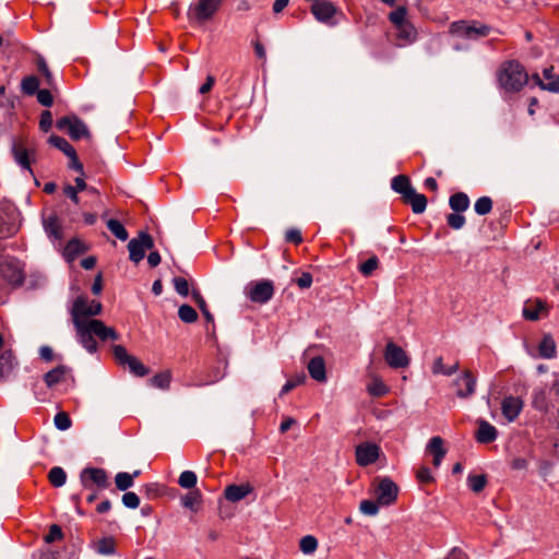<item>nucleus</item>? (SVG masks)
<instances>
[{
    "label": "nucleus",
    "instance_id": "nucleus-14",
    "mask_svg": "<svg viewBox=\"0 0 559 559\" xmlns=\"http://www.w3.org/2000/svg\"><path fill=\"white\" fill-rule=\"evenodd\" d=\"M337 11L336 5L330 0H318L311 5V13L316 20L324 24H334L332 19Z\"/></svg>",
    "mask_w": 559,
    "mask_h": 559
},
{
    "label": "nucleus",
    "instance_id": "nucleus-56",
    "mask_svg": "<svg viewBox=\"0 0 559 559\" xmlns=\"http://www.w3.org/2000/svg\"><path fill=\"white\" fill-rule=\"evenodd\" d=\"M37 100L39 104L46 107H50L53 103L51 93L48 90H38L36 92Z\"/></svg>",
    "mask_w": 559,
    "mask_h": 559
},
{
    "label": "nucleus",
    "instance_id": "nucleus-24",
    "mask_svg": "<svg viewBox=\"0 0 559 559\" xmlns=\"http://www.w3.org/2000/svg\"><path fill=\"white\" fill-rule=\"evenodd\" d=\"M427 449L433 455V465L439 467L442 459L445 456L443 440L440 437H432L429 440Z\"/></svg>",
    "mask_w": 559,
    "mask_h": 559
},
{
    "label": "nucleus",
    "instance_id": "nucleus-48",
    "mask_svg": "<svg viewBox=\"0 0 559 559\" xmlns=\"http://www.w3.org/2000/svg\"><path fill=\"white\" fill-rule=\"evenodd\" d=\"M379 266V259L376 255H372L367 261L359 265V272L364 276H370L374 270Z\"/></svg>",
    "mask_w": 559,
    "mask_h": 559
},
{
    "label": "nucleus",
    "instance_id": "nucleus-41",
    "mask_svg": "<svg viewBox=\"0 0 559 559\" xmlns=\"http://www.w3.org/2000/svg\"><path fill=\"white\" fill-rule=\"evenodd\" d=\"M198 481L197 474L192 471H185L180 474L178 484L185 489H192Z\"/></svg>",
    "mask_w": 559,
    "mask_h": 559
},
{
    "label": "nucleus",
    "instance_id": "nucleus-58",
    "mask_svg": "<svg viewBox=\"0 0 559 559\" xmlns=\"http://www.w3.org/2000/svg\"><path fill=\"white\" fill-rule=\"evenodd\" d=\"M69 157L68 167L71 169H74L80 173V175H84V169L82 163L79 160V157L76 155V151H74V154L67 155Z\"/></svg>",
    "mask_w": 559,
    "mask_h": 559
},
{
    "label": "nucleus",
    "instance_id": "nucleus-15",
    "mask_svg": "<svg viewBox=\"0 0 559 559\" xmlns=\"http://www.w3.org/2000/svg\"><path fill=\"white\" fill-rule=\"evenodd\" d=\"M356 462L360 466L373 464L380 454V448L376 443L362 442L356 447Z\"/></svg>",
    "mask_w": 559,
    "mask_h": 559
},
{
    "label": "nucleus",
    "instance_id": "nucleus-53",
    "mask_svg": "<svg viewBox=\"0 0 559 559\" xmlns=\"http://www.w3.org/2000/svg\"><path fill=\"white\" fill-rule=\"evenodd\" d=\"M173 283H174L176 292L179 295H181L183 297H187L189 295V284L185 277H180V276L175 277L173 280Z\"/></svg>",
    "mask_w": 559,
    "mask_h": 559
},
{
    "label": "nucleus",
    "instance_id": "nucleus-32",
    "mask_svg": "<svg viewBox=\"0 0 559 559\" xmlns=\"http://www.w3.org/2000/svg\"><path fill=\"white\" fill-rule=\"evenodd\" d=\"M44 225H45V231L47 233V235L50 238L61 239V237H62L61 226L56 216H50L49 218H47L45 221Z\"/></svg>",
    "mask_w": 559,
    "mask_h": 559
},
{
    "label": "nucleus",
    "instance_id": "nucleus-37",
    "mask_svg": "<svg viewBox=\"0 0 559 559\" xmlns=\"http://www.w3.org/2000/svg\"><path fill=\"white\" fill-rule=\"evenodd\" d=\"M48 142L63 152L66 155L74 154V147L64 139L58 135H51L48 140Z\"/></svg>",
    "mask_w": 559,
    "mask_h": 559
},
{
    "label": "nucleus",
    "instance_id": "nucleus-43",
    "mask_svg": "<svg viewBox=\"0 0 559 559\" xmlns=\"http://www.w3.org/2000/svg\"><path fill=\"white\" fill-rule=\"evenodd\" d=\"M532 405L535 409L540 412H547L548 411V402H547V395L545 390H539L534 392Z\"/></svg>",
    "mask_w": 559,
    "mask_h": 559
},
{
    "label": "nucleus",
    "instance_id": "nucleus-20",
    "mask_svg": "<svg viewBox=\"0 0 559 559\" xmlns=\"http://www.w3.org/2000/svg\"><path fill=\"white\" fill-rule=\"evenodd\" d=\"M310 377L318 382L326 381L325 362L321 356L313 357L308 364Z\"/></svg>",
    "mask_w": 559,
    "mask_h": 559
},
{
    "label": "nucleus",
    "instance_id": "nucleus-27",
    "mask_svg": "<svg viewBox=\"0 0 559 559\" xmlns=\"http://www.w3.org/2000/svg\"><path fill=\"white\" fill-rule=\"evenodd\" d=\"M69 371L70 369L62 365L48 371L44 378L47 386L52 388L53 385L64 381L66 376L69 373Z\"/></svg>",
    "mask_w": 559,
    "mask_h": 559
},
{
    "label": "nucleus",
    "instance_id": "nucleus-8",
    "mask_svg": "<svg viewBox=\"0 0 559 559\" xmlns=\"http://www.w3.org/2000/svg\"><path fill=\"white\" fill-rule=\"evenodd\" d=\"M56 127L60 131L68 133L69 136L75 141L90 136L87 126L84 123L83 120H81L79 117L74 115L66 116L58 119Z\"/></svg>",
    "mask_w": 559,
    "mask_h": 559
},
{
    "label": "nucleus",
    "instance_id": "nucleus-63",
    "mask_svg": "<svg viewBox=\"0 0 559 559\" xmlns=\"http://www.w3.org/2000/svg\"><path fill=\"white\" fill-rule=\"evenodd\" d=\"M417 477L421 483H429L432 479L431 472L428 467H421L417 473Z\"/></svg>",
    "mask_w": 559,
    "mask_h": 559
},
{
    "label": "nucleus",
    "instance_id": "nucleus-19",
    "mask_svg": "<svg viewBox=\"0 0 559 559\" xmlns=\"http://www.w3.org/2000/svg\"><path fill=\"white\" fill-rule=\"evenodd\" d=\"M498 432L495 426L486 420H479L476 440L479 443H490L497 439Z\"/></svg>",
    "mask_w": 559,
    "mask_h": 559
},
{
    "label": "nucleus",
    "instance_id": "nucleus-49",
    "mask_svg": "<svg viewBox=\"0 0 559 559\" xmlns=\"http://www.w3.org/2000/svg\"><path fill=\"white\" fill-rule=\"evenodd\" d=\"M53 423L57 429L61 431L68 430L72 425L71 418L66 412L57 413L53 418Z\"/></svg>",
    "mask_w": 559,
    "mask_h": 559
},
{
    "label": "nucleus",
    "instance_id": "nucleus-44",
    "mask_svg": "<svg viewBox=\"0 0 559 559\" xmlns=\"http://www.w3.org/2000/svg\"><path fill=\"white\" fill-rule=\"evenodd\" d=\"M532 80L536 85H538L543 90L559 93V73L558 76L556 78V81L543 82L539 74L537 73L532 75Z\"/></svg>",
    "mask_w": 559,
    "mask_h": 559
},
{
    "label": "nucleus",
    "instance_id": "nucleus-22",
    "mask_svg": "<svg viewBox=\"0 0 559 559\" xmlns=\"http://www.w3.org/2000/svg\"><path fill=\"white\" fill-rule=\"evenodd\" d=\"M557 356V346L550 334H545L538 345V357L552 359Z\"/></svg>",
    "mask_w": 559,
    "mask_h": 559
},
{
    "label": "nucleus",
    "instance_id": "nucleus-57",
    "mask_svg": "<svg viewBox=\"0 0 559 559\" xmlns=\"http://www.w3.org/2000/svg\"><path fill=\"white\" fill-rule=\"evenodd\" d=\"M52 126V115L49 110L43 111L40 116L39 127L44 132L49 131Z\"/></svg>",
    "mask_w": 559,
    "mask_h": 559
},
{
    "label": "nucleus",
    "instance_id": "nucleus-62",
    "mask_svg": "<svg viewBox=\"0 0 559 559\" xmlns=\"http://www.w3.org/2000/svg\"><path fill=\"white\" fill-rule=\"evenodd\" d=\"M214 83H215L214 76L207 75L206 81L199 88L200 94L209 93L212 90Z\"/></svg>",
    "mask_w": 559,
    "mask_h": 559
},
{
    "label": "nucleus",
    "instance_id": "nucleus-60",
    "mask_svg": "<svg viewBox=\"0 0 559 559\" xmlns=\"http://www.w3.org/2000/svg\"><path fill=\"white\" fill-rule=\"evenodd\" d=\"M296 283L300 288H309L312 284V275L305 272L296 280Z\"/></svg>",
    "mask_w": 559,
    "mask_h": 559
},
{
    "label": "nucleus",
    "instance_id": "nucleus-35",
    "mask_svg": "<svg viewBox=\"0 0 559 559\" xmlns=\"http://www.w3.org/2000/svg\"><path fill=\"white\" fill-rule=\"evenodd\" d=\"M107 228L121 241L128 239L129 234L124 226L117 219L110 218L107 221Z\"/></svg>",
    "mask_w": 559,
    "mask_h": 559
},
{
    "label": "nucleus",
    "instance_id": "nucleus-18",
    "mask_svg": "<svg viewBox=\"0 0 559 559\" xmlns=\"http://www.w3.org/2000/svg\"><path fill=\"white\" fill-rule=\"evenodd\" d=\"M547 313L546 304L539 299L535 301L526 302L523 308V317L530 321H536L542 314Z\"/></svg>",
    "mask_w": 559,
    "mask_h": 559
},
{
    "label": "nucleus",
    "instance_id": "nucleus-6",
    "mask_svg": "<svg viewBox=\"0 0 559 559\" xmlns=\"http://www.w3.org/2000/svg\"><path fill=\"white\" fill-rule=\"evenodd\" d=\"M449 33L456 37L476 40L488 36L490 27L478 22L456 21L450 25Z\"/></svg>",
    "mask_w": 559,
    "mask_h": 559
},
{
    "label": "nucleus",
    "instance_id": "nucleus-39",
    "mask_svg": "<svg viewBox=\"0 0 559 559\" xmlns=\"http://www.w3.org/2000/svg\"><path fill=\"white\" fill-rule=\"evenodd\" d=\"M467 485L469 489L476 493L480 492L487 485L486 475H468Z\"/></svg>",
    "mask_w": 559,
    "mask_h": 559
},
{
    "label": "nucleus",
    "instance_id": "nucleus-31",
    "mask_svg": "<svg viewBox=\"0 0 559 559\" xmlns=\"http://www.w3.org/2000/svg\"><path fill=\"white\" fill-rule=\"evenodd\" d=\"M95 550L100 555H112L116 551V540L111 536L103 537L95 542Z\"/></svg>",
    "mask_w": 559,
    "mask_h": 559
},
{
    "label": "nucleus",
    "instance_id": "nucleus-51",
    "mask_svg": "<svg viewBox=\"0 0 559 559\" xmlns=\"http://www.w3.org/2000/svg\"><path fill=\"white\" fill-rule=\"evenodd\" d=\"M448 225L453 229H461L465 225V217L461 213H451L447 216Z\"/></svg>",
    "mask_w": 559,
    "mask_h": 559
},
{
    "label": "nucleus",
    "instance_id": "nucleus-7",
    "mask_svg": "<svg viewBox=\"0 0 559 559\" xmlns=\"http://www.w3.org/2000/svg\"><path fill=\"white\" fill-rule=\"evenodd\" d=\"M80 480L86 490H103L110 486L106 471L98 467L84 468L80 474Z\"/></svg>",
    "mask_w": 559,
    "mask_h": 559
},
{
    "label": "nucleus",
    "instance_id": "nucleus-55",
    "mask_svg": "<svg viewBox=\"0 0 559 559\" xmlns=\"http://www.w3.org/2000/svg\"><path fill=\"white\" fill-rule=\"evenodd\" d=\"M62 536H63V534H62L60 526H58L57 524H52L49 527V532L45 537V542L50 544V543L61 539Z\"/></svg>",
    "mask_w": 559,
    "mask_h": 559
},
{
    "label": "nucleus",
    "instance_id": "nucleus-3",
    "mask_svg": "<svg viewBox=\"0 0 559 559\" xmlns=\"http://www.w3.org/2000/svg\"><path fill=\"white\" fill-rule=\"evenodd\" d=\"M388 19L395 29V35L401 46L411 45L417 40L418 31L408 19L406 7H397L389 13Z\"/></svg>",
    "mask_w": 559,
    "mask_h": 559
},
{
    "label": "nucleus",
    "instance_id": "nucleus-38",
    "mask_svg": "<svg viewBox=\"0 0 559 559\" xmlns=\"http://www.w3.org/2000/svg\"><path fill=\"white\" fill-rule=\"evenodd\" d=\"M318 548V539L312 535H306L299 540V549L305 555L313 554Z\"/></svg>",
    "mask_w": 559,
    "mask_h": 559
},
{
    "label": "nucleus",
    "instance_id": "nucleus-4",
    "mask_svg": "<svg viewBox=\"0 0 559 559\" xmlns=\"http://www.w3.org/2000/svg\"><path fill=\"white\" fill-rule=\"evenodd\" d=\"M0 277L13 289L25 281V264L14 257H7L0 262Z\"/></svg>",
    "mask_w": 559,
    "mask_h": 559
},
{
    "label": "nucleus",
    "instance_id": "nucleus-10",
    "mask_svg": "<svg viewBox=\"0 0 559 559\" xmlns=\"http://www.w3.org/2000/svg\"><path fill=\"white\" fill-rule=\"evenodd\" d=\"M245 292L252 302L266 304L274 295V286L271 281L251 282Z\"/></svg>",
    "mask_w": 559,
    "mask_h": 559
},
{
    "label": "nucleus",
    "instance_id": "nucleus-23",
    "mask_svg": "<svg viewBox=\"0 0 559 559\" xmlns=\"http://www.w3.org/2000/svg\"><path fill=\"white\" fill-rule=\"evenodd\" d=\"M366 390L373 397H382L390 391L389 386L377 374L370 376V382L367 384Z\"/></svg>",
    "mask_w": 559,
    "mask_h": 559
},
{
    "label": "nucleus",
    "instance_id": "nucleus-21",
    "mask_svg": "<svg viewBox=\"0 0 559 559\" xmlns=\"http://www.w3.org/2000/svg\"><path fill=\"white\" fill-rule=\"evenodd\" d=\"M252 491L249 484L229 485L225 488V498L230 502H238Z\"/></svg>",
    "mask_w": 559,
    "mask_h": 559
},
{
    "label": "nucleus",
    "instance_id": "nucleus-16",
    "mask_svg": "<svg viewBox=\"0 0 559 559\" xmlns=\"http://www.w3.org/2000/svg\"><path fill=\"white\" fill-rule=\"evenodd\" d=\"M453 384L456 388V395L461 399H466L475 393L476 378L471 371L465 370L454 380Z\"/></svg>",
    "mask_w": 559,
    "mask_h": 559
},
{
    "label": "nucleus",
    "instance_id": "nucleus-36",
    "mask_svg": "<svg viewBox=\"0 0 559 559\" xmlns=\"http://www.w3.org/2000/svg\"><path fill=\"white\" fill-rule=\"evenodd\" d=\"M48 479L53 487H61L66 484L67 474L63 468L56 466L49 471Z\"/></svg>",
    "mask_w": 559,
    "mask_h": 559
},
{
    "label": "nucleus",
    "instance_id": "nucleus-61",
    "mask_svg": "<svg viewBox=\"0 0 559 559\" xmlns=\"http://www.w3.org/2000/svg\"><path fill=\"white\" fill-rule=\"evenodd\" d=\"M63 193H64V195H67V197H68V198L73 202V203L79 204L80 199H79V195H78L79 191L76 190V188H74L73 186L68 185V186H66V187L63 188Z\"/></svg>",
    "mask_w": 559,
    "mask_h": 559
},
{
    "label": "nucleus",
    "instance_id": "nucleus-5",
    "mask_svg": "<svg viewBox=\"0 0 559 559\" xmlns=\"http://www.w3.org/2000/svg\"><path fill=\"white\" fill-rule=\"evenodd\" d=\"M224 0H198L188 9V17L195 24H203L214 17Z\"/></svg>",
    "mask_w": 559,
    "mask_h": 559
},
{
    "label": "nucleus",
    "instance_id": "nucleus-64",
    "mask_svg": "<svg viewBox=\"0 0 559 559\" xmlns=\"http://www.w3.org/2000/svg\"><path fill=\"white\" fill-rule=\"evenodd\" d=\"M253 48H254V52H255V55H257V57L259 59H261V60H265L266 59L265 48L262 45V43H260L259 40H255L253 43Z\"/></svg>",
    "mask_w": 559,
    "mask_h": 559
},
{
    "label": "nucleus",
    "instance_id": "nucleus-52",
    "mask_svg": "<svg viewBox=\"0 0 559 559\" xmlns=\"http://www.w3.org/2000/svg\"><path fill=\"white\" fill-rule=\"evenodd\" d=\"M192 296H193V299L195 300L197 305L199 306V308L201 309L203 316L205 317L206 321L207 322H212L213 321V316L211 314V312L207 310L206 308V302L205 300L203 299V297L201 296V294L199 292H193L192 293Z\"/></svg>",
    "mask_w": 559,
    "mask_h": 559
},
{
    "label": "nucleus",
    "instance_id": "nucleus-46",
    "mask_svg": "<svg viewBox=\"0 0 559 559\" xmlns=\"http://www.w3.org/2000/svg\"><path fill=\"white\" fill-rule=\"evenodd\" d=\"M474 210L478 215H487L492 210V200L489 197H481L476 200Z\"/></svg>",
    "mask_w": 559,
    "mask_h": 559
},
{
    "label": "nucleus",
    "instance_id": "nucleus-45",
    "mask_svg": "<svg viewBox=\"0 0 559 559\" xmlns=\"http://www.w3.org/2000/svg\"><path fill=\"white\" fill-rule=\"evenodd\" d=\"M22 91L27 95H34L39 87V81L36 76L29 75L22 80Z\"/></svg>",
    "mask_w": 559,
    "mask_h": 559
},
{
    "label": "nucleus",
    "instance_id": "nucleus-1",
    "mask_svg": "<svg viewBox=\"0 0 559 559\" xmlns=\"http://www.w3.org/2000/svg\"><path fill=\"white\" fill-rule=\"evenodd\" d=\"M103 306L97 300H91L85 296L78 297L72 306L71 316L76 331L79 343L91 354L97 350L94 336L100 341H117L119 335L100 320L92 319L102 312Z\"/></svg>",
    "mask_w": 559,
    "mask_h": 559
},
{
    "label": "nucleus",
    "instance_id": "nucleus-28",
    "mask_svg": "<svg viewBox=\"0 0 559 559\" xmlns=\"http://www.w3.org/2000/svg\"><path fill=\"white\" fill-rule=\"evenodd\" d=\"M449 205L454 212H465L469 206V198L464 192H456L450 197Z\"/></svg>",
    "mask_w": 559,
    "mask_h": 559
},
{
    "label": "nucleus",
    "instance_id": "nucleus-12",
    "mask_svg": "<svg viewBox=\"0 0 559 559\" xmlns=\"http://www.w3.org/2000/svg\"><path fill=\"white\" fill-rule=\"evenodd\" d=\"M154 246L152 237L146 233H141L138 238H133L128 243L130 260L139 263L143 260L145 251Z\"/></svg>",
    "mask_w": 559,
    "mask_h": 559
},
{
    "label": "nucleus",
    "instance_id": "nucleus-59",
    "mask_svg": "<svg viewBox=\"0 0 559 559\" xmlns=\"http://www.w3.org/2000/svg\"><path fill=\"white\" fill-rule=\"evenodd\" d=\"M285 239L287 242L298 245L302 241V236L300 230L292 228L286 231Z\"/></svg>",
    "mask_w": 559,
    "mask_h": 559
},
{
    "label": "nucleus",
    "instance_id": "nucleus-29",
    "mask_svg": "<svg viewBox=\"0 0 559 559\" xmlns=\"http://www.w3.org/2000/svg\"><path fill=\"white\" fill-rule=\"evenodd\" d=\"M391 188L403 195V199L409 194V192L412 190H414V188L412 187L411 185V181L408 179V177L404 176V175H399V176H395L393 179H392V182H391Z\"/></svg>",
    "mask_w": 559,
    "mask_h": 559
},
{
    "label": "nucleus",
    "instance_id": "nucleus-34",
    "mask_svg": "<svg viewBox=\"0 0 559 559\" xmlns=\"http://www.w3.org/2000/svg\"><path fill=\"white\" fill-rule=\"evenodd\" d=\"M171 381L170 371H163L160 373L155 374L150 379V383L152 386L166 390L169 388Z\"/></svg>",
    "mask_w": 559,
    "mask_h": 559
},
{
    "label": "nucleus",
    "instance_id": "nucleus-25",
    "mask_svg": "<svg viewBox=\"0 0 559 559\" xmlns=\"http://www.w3.org/2000/svg\"><path fill=\"white\" fill-rule=\"evenodd\" d=\"M12 154L14 157V160L23 168L28 170L31 174H33L31 168V159H29V152L27 148L23 147L19 143H13L12 145Z\"/></svg>",
    "mask_w": 559,
    "mask_h": 559
},
{
    "label": "nucleus",
    "instance_id": "nucleus-26",
    "mask_svg": "<svg viewBox=\"0 0 559 559\" xmlns=\"http://www.w3.org/2000/svg\"><path fill=\"white\" fill-rule=\"evenodd\" d=\"M404 201L412 206L415 214L423 213L427 206V198L421 193H417L415 189L404 198Z\"/></svg>",
    "mask_w": 559,
    "mask_h": 559
},
{
    "label": "nucleus",
    "instance_id": "nucleus-50",
    "mask_svg": "<svg viewBox=\"0 0 559 559\" xmlns=\"http://www.w3.org/2000/svg\"><path fill=\"white\" fill-rule=\"evenodd\" d=\"M379 506L380 504L378 503V501L362 500L360 502L359 510L361 511V513H364L366 515L373 516V515L378 514Z\"/></svg>",
    "mask_w": 559,
    "mask_h": 559
},
{
    "label": "nucleus",
    "instance_id": "nucleus-47",
    "mask_svg": "<svg viewBox=\"0 0 559 559\" xmlns=\"http://www.w3.org/2000/svg\"><path fill=\"white\" fill-rule=\"evenodd\" d=\"M116 487L124 491L133 486V476L129 473H118L115 477Z\"/></svg>",
    "mask_w": 559,
    "mask_h": 559
},
{
    "label": "nucleus",
    "instance_id": "nucleus-11",
    "mask_svg": "<svg viewBox=\"0 0 559 559\" xmlns=\"http://www.w3.org/2000/svg\"><path fill=\"white\" fill-rule=\"evenodd\" d=\"M399 488L388 477L381 478L374 488V496L380 506H390L397 498Z\"/></svg>",
    "mask_w": 559,
    "mask_h": 559
},
{
    "label": "nucleus",
    "instance_id": "nucleus-13",
    "mask_svg": "<svg viewBox=\"0 0 559 559\" xmlns=\"http://www.w3.org/2000/svg\"><path fill=\"white\" fill-rule=\"evenodd\" d=\"M384 359L391 368H406L409 365V358L405 350L394 342H388L384 349Z\"/></svg>",
    "mask_w": 559,
    "mask_h": 559
},
{
    "label": "nucleus",
    "instance_id": "nucleus-2",
    "mask_svg": "<svg viewBox=\"0 0 559 559\" xmlns=\"http://www.w3.org/2000/svg\"><path fill=\"white\" fill-rule=\"evenodd\" d=\"M499 85L507 92H519L528 81V74L518 61H507L497 73Z\"/></svg>",
    "mask_w": 559,
    "mask_h": 559
},
{
    "label": "nucleus",
    "instance_id": "nucleus-42",
    "mask_svg": "<svg viewBox=\"0 0 559 559\" xmlns=\"http://www.w3.org/2000/svg\"><path fill=\"white\" fill-rule=\"evenodd\" d=\"M178 317L186 323H192L197 321L198 313L191 306L182 305L178 309Z\"/></svg>",
    "mask_w": 559,
    "mask_h": 559
},
{
    "label": "nucleus",
    "instance_id": "nucleus-9",
    "mask_svg": "<svg viewBox=\"0 0 559 559\" xmlns=\"http://www.w3.org/2000/svg\"><path fill=\"white\" fill-rule=\"evenodd\" d=\"M112 353L116 361L120 366H128L129 370L138 376L144 377L148 373V369L134 356L128 354L127 349L122 345H115Z\"/></svg>",
    "mask_w": 559,
    "mask_h": 559
},
{
    "label": "nucleus",
    "instance_id": "nucleus-40",
    "mask_svg": "<svg viewBox=\"0 0 559 559\" xmlns=\"http://www.w3.org/2000/svg\"><path fill=\"white\" fill-rule=\"evenodd\" d=\"M182 506L192 511L197 510V507L201 502V493L199 490H192L181 498Z\"/></svg>",
    "mask_w": 559,
    "mask_h": 559
},
{
    "label": "nucleus",
    "instance_id": "nucleus-54",
    "mask_svg": "<svg viewBox=\"0 0 559 559\" xmlns=\"http://www.w3.org/2000/svg\"><path fill=\"white\" fill-rule=\"evenodd\" d=\"M122 503L130 509H136L140 506V498L135 492L128 491L122 496Z\"/></svg>",
    "mask_w": 559,
    "mask_h": 559
},
{
    "label": "nucleus",
    "instance_id": "nucleus-30",
    "mask_svg": "<svg viewBox=\"0 0 559 559\" xmlns=\"http://www.w3.org/2000/svg\"><path fill=\"white\" fill-rule=\"evenodd\" d=\"M459 370V362H455L454 365L447 367L443 364L442 357H437L431 366V371L433 374H443L447 377H450L454 374Z\"/></svg>",
    "mask_w": 559,
    "mask_h": 559
},
{
    "label": "nucleus",
    "instance_id": "nucleus-17",
    "mask_svg": "<svg viewBox=\"0 0 559 559\" xmlns=\"http://www.w3.org/2000/svg\"><path fill=\"white\" fill-rule=\"evenodd\" d=\"M523 408V402L516 396H507L501 403V411L509 423L514 421Z\"/></svg>",
    "mask_w": 559,
    "mask_h": 559
},
{
    "label": "nucleus",
    "instance_id": "nucleus-33",
    "mask_svg": "<svg viewBox=\"0 0 559 559\" xmlns=\"http://www.w3.org/2000/svg\"><path fill=\"white\" fill-rule=\"evenodd\" d=\"M14 367V356L11 350L0 355V378L8 376Z\"/></svg>",
    "mask_w": 559,
    "mask_h": 559
}]
</instances>
